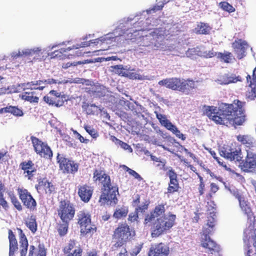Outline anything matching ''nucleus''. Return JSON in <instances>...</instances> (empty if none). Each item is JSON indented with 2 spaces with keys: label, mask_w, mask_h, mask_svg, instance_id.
Masks as SVG:
<instances>
[{
  "label": "nucleus",
  "mask_w": 256,
  "mask_h": 256,
  "mask_svg": "<svg viewBox=\"0 0 256 256\" xmlns=\"http://www.w3.org/2000/svg\"><path fill=\"white\" fill-rule=\"evenodd\" d=\"M245 104V102L239 100H234L232 104L221 102L218 107L208 106L206 114L218 124L236 128L243 125L246 121Z\"/></svg>",
  "instance_id": "nucleus-1"
},
{
  "label": "nucleus",
  "mask_w": 256,
  "mask_h": 256,
  "mask_svg": "<svg viewBox=\"0 0 256 256\" xmlns=\"http://www.w3.org/2000/svg\"><path fill=\"white\" fill-rule=\"evenodd\" d=\"M93 180L102 186L101 194L98 200L102 205H104L109 202H114V204L117 202L116 192H118V188L112 185L110 176L106 174L104 170H94Z\"/></svg>",
  "instance_id": "nucleus-2"
},
{
  "label": "nucleus",
  "mask_w": 256,
  "mask_h": 256,
  "mask_svg": "<svg viewBox=\"0 0 256 256\" xmlns=\"http://www.w3.org/2000/svg\"><path fill=\"white\" fill-rule=\"evenodd\" d=\"M136 236L134 228L126 222H120L113 231L112 246L113 250H117L121 247L126 246L128 242L131 241Z\"/></svg>",
  "instance_id": "nucleus-3"
},
{
  "label": "nucleus",
  "mask_w": 256,
  "mask_h": 256,
  "mask_svg": "<svg viewBox=\"0 0 256 256\" xmlns=\"http://www.w3.org/2000/svg\"><path fill=\"white\" fill-rule=\"evenodd\" d=\"M176 216L171 212L156 218L151 224V236L157 238L166 234L176 224Z\"/></svg>",
  "instance_id": "nucleus-4"
},
{
  "label": "nucleus",
  "mask_w": 256,
  "mask_h": 256,
  "mask_svg": "<svg viewBox=\"0 0 256 256\" xmlns=\"http://www.w3.org/2000/svg\"><path fill=\"white\" fill-rule=\"evenodd\" d=\"M76 220L81 234L86 236L96 232V227L92 223L91 215L88 212L84 210L80 211L76 215Z\"/></svg>",
  "instance_id": "nucleus-5"
},
{
  "label": "nucleus",
  "mask_w": 256,
  "mask_h": 256,
  "mask_svg": "<svg viewBox=\"0 0 256 256\" xmlns=\"http://www.w3.org/2000/svg\"><path fill=\"white\" fill-rule=\"evenodd\" d=\"M30 140L34 150L37 154L46 159L52 158V152L46 142H42L34 136H31Z\"/></svg>",
  "instance_id": "nucleus-6"
},
{
  "label": "nucleus",
  "mask_w": 256,
  "mask_h": 256,
  "mask_svg": "<svg viewBox=\"0 0 256 256\" xmlns=\"http://www.w3.org/2000/svg\"><path fill=\"white\" fill-rule=\"evenodd\" d=\"M58 216L63 222H69L75 214L74 206L68 200H62L58 210Z\"/></svg>",
  "instance_id": "nucleus-7"
},
{
  "label": "nucleus",
  "mask_w": 256,
  "mask_h": 256,
  "mask_svg": "<svg viewBox=\"0 0 256 256\" xmlns=\"http://www.w3.org/2000/svg\"><path fill=\"white\" fill-rule=\"evenodd\" d=\"M56 160L59 164V168L63 174H74L78 169L79 164L68 158L60 156L58 154Z\"/></svg>",
  "instance_id": "nucleus-8"
},
{
  "label": "nucleus",
  "mask_w": 256,
  "mask_h": 256,
  "mask_svg": "<svg viewBox=\"0 0 256 256\" xmlns=\"http://www.w3.org/2000/svg\"><path fill=\"white\" fill-rule=\"evenodd\" d=\"M238 166L244 172L256 174V151L246 153L244 159H242L240 162Z\"/></svg>",
  "instance_id": "nucleus-9"
},
{
  "label": "nucleus",
  "mask_w": 256,
  "mask_h": 256,
  "mask_svg": "<svg viewBox=\"0 0 256 256\" xmlns=\"http://www.w3.org/2000/svg\"><path fill=\"white\" fill-rule=\"evenodd\" d=\"M210 230H205L201 236L200 244L202 247L207 249V252L210 254H218L220 250V246L209 236Z\"/></svg>",
  "instance_id": "nucleus-10"
},
{
  "label": "nucleus",
  "mask_w": 256,
  "mask_h": 256,
  "mask_svg": "<svg viewBox=\"0 0 256 256\" xmlns=\"http://www.w3.org/2000/svg\"><path fill=\"white\" fill-rule=\"evenodd\" d=\"M17 192L23 205L30 210H36L37 203L30 192L24 188H18Z\"/></svg>",
  "instance_id": "nucleus-11"
},
{
  "label": "nucleus",
  "mask_w": 256,
  "mask_h": 256,
  "mask_svg": "<svg viewBox=\"0 0 256 256\" xmlns=\"http://www.w3.org/2000/svg\"><path fill=\"white\" fill-rule=\"evenodd\" d=\"M166 175L170 178V182L166 194L169 195L178 192L180 188L178 178V174L172 167L168 168V170L166 172Z\"/></svg>",
  "instance_id": "nucleus-12"
},
{
  "label": "nucleus",
  "mask_w": 256,
  "mask_h": 256,
  "mask_svg": "<svg viewBox=\"0 0 256 256\" xmlns=\"http://www.w3.org/2000/svg\"><path fill=\"white\" fill-rule=\"evenodd\" d=\"M38 193L45 194L48 196L55 192V186L52 182H49L46 177L38 179V184L35 186Z\"/></svg>",
  "instance_id": "nucleus-13"
},
{
  "label": "nucleus",
  "mask_w": 256,
  "mask_h": 256,
  "mask_svg": "<svg viewBox=\"0 0 256 256\" xmlns=\"http://www.w3.org/2000/svg\"><path fill=\"white\" fill-rule=\"evenodd\" d=\"M65 256H82L83 250L80 244L74 240H70L63 248Z\"/></svg>",
  "instance_id": "nucleus-14"
},
{
  "label": "nucleus",
  "mask_w": 256,
  "mask_h": 256,
  "mask_svg": "<svg viewBox=\"0 0 256 256\" xmlns=\"http://www.w3.org/2000/svg\"><path fill=\"white\" fill-rule=\"evenodd\" d=\"M44 100L49 105L58 107L64 104L65 97L56 90H52L48 95L44 97Z\"/></svg>",
  "instance_id": "nucleus-15"
},
{
  "label": "nucleus",
  "mask_w": 256,
  "mask_h": 256,
  "mask_svg": "<svg viewBox=\"0 0 256 256\" xmlns=\"http://www.w3.org/2000/svg\"><path fill=\"white\" fill-rule=\"evenodd\" d=\"M166 202L162 203L156 206L155 208L149 213L146 214L144 218V224H150L153 221L164 214L166 212L165 206Z\"/></svg>",
  "instance_id": "nucleus-16"
},
{
  "label": "nucleus",
  "mask_w": 256,
  "mask_h": 256,
  "mask_svg": "<svg viewBox=\"0 0 256 256\" xmlns=\"http://www.w3.org/2000/svg\"><path fill=\"white\" fill-rule=\"evenodd\" d=\"M220 156L230 160L241 161L242 156L240 149L237 150L236 148H232L230 146L223 148L220 152Z\"/></svg>",
  "instance_id": "nucleus-17"
},
{
  "label": "nucleus",
  "mask_w": 256,
  "mask_h": 256,
  "mask_svg": "<svg viewBox=\"0 0 256 256\" xmlns=\"http://www.w3.org/2000/svg\"><path fill=\"white\" fill-rule=\"evenodd\" d=\"M236 138L237 140L244 146L246 153L256 151V142L252 136L248 134H239Z\"/></svg>",
  "instance_id": "nucleus-18"
},
{
  "label": "nucleus",
  "mask_w": 256,
  "mask_h": 256,
  "mask_svg": "<svg viewBox=\"0 0 256 256\" xmlns=\"http://www.w3.org/2000/svg\"><path fill=\"white\" fill-rule=\"evenodd\" d=\"M169 247L163 242L156 244L150 248L148 256H168Z\"/></svg>",
  "instance_id": "nucleus-19"
},
{
  "label": "nucleus",
  "mask_w": 256,
  "mask_h": 256,
  "mask_svg": "<svg viewBox=\"0 0 256 256\" xmlns=\"http://www.w3.org/2000/svg\"><path fill=\"white\" fill-rule=\"evenodd\" d=\"M20 166L24 170V176L28 180H32L36 172L34 163L31 160L24 161L20 164Z\"/></svg>",
  "instance_id": "nucleus-20"
},
{
  "label": "nucleus",
  "mask_w": 256,
  "mask_h": 256,
  "mask_svg": "<svg viewBox=\"0 0 256 256\" xmlns=\"http://www.w3.org/2000/svg\"><path fill=\"white\" fill-rule=\"evenodd\" d=\"M93 192V188L86 184L80 186L78 187V194L80 200L84 202H88L90 201Z\"/></svg>",
  "instance_id": "nucleus-21"
},
{
  "label": "nucleus",
  "mask_w": 256,
  "mask_h": 256,
  "mask_svg": "<svg viewBox=\"0 0 256 256\" xmlns=\"http://www.w3.org/2000/svg\"><path fill=\"white\" fill-rule=\"evenodd\" d=\"M180 78H166L160 80L158 84L160 86H164L166 88L174 90H178Z\"/></svg>",
  "instance_id": "nucleus-22"
},
{
  "label": "nucleus",
  "mask_w": 256,
  "mask_h": 256,
  "mask_svg": "<svg viewBox=\"0 0 256 256\" xmlns=\"http://www.w3.org/2000/svg\"><path fill=\"white\" fill-rule=\"evenodd\" d=\"M196 88L195 82L189 78L186 80L181 79L179 87V91L186 94H190L191 90Z\"/></svg>",
  "instance_id": "nucleus-23"
},
{
  "label": "nucleus",
  "mask_w": 256,
  "mask_h": 256,
  "mask_svg": "<svg viewBox=\"0 0 256 256\" xmlns=\"http://www.w3.org/2000/svg\"><path fill=\"white\" fill-rule=\"evenodd\" d=\"M20 233V256H26L28 246V240L22 230L18 228Z\"/></svg>",
  "instance_id": "nucleus-24"
},
{
  "label": "nucleus",
  "mask_w": 256,
  "mask_h": 256,
  "mask_svg": "<svg viewBox=\"0 0 256 256\" xmlns=\"http://www.w3.org/2000/svg\"><path fill=\"white\" fill-rule=\"evenodd\" d=\"M9 254L8 256H16L15 253L18 250V244L16 236L11 230H8Z\"/></svg>",
  "instance_id": "nucleus-25"
},
{
  "label": "nucleus",
  "mask_w": 256,
  "mask_h": 256,
  "mask_svg": "<svg viewBox=\"0 0 256 256\" xmlns=\"http://www.w3.org/2000/svg\"><path fill=\"white\" fill-rule=\"evenodd\" d=\"M46 250L43 244H40L38 248L34 245H30L28 256H46Z\"/></svg>",
  "instance_id": "nucleus-26"
},
{
  "label": "nucleus",
  "mask_w": 256,
  "mask_h": 256,
  "mask_svg": "<svg viewBox=\"0 0 256 256\" xmlns=\"http://www.w3.org/2000/svg\"><path fill=\"white\" fill-rule=\"evenodd\" d=\"M236 197L238 200L239 204L242 210L248 216H250L252 210L248 202L245 200L244 198L240 194H237L236 195Z\"/></svg>",
  "instance_id": "nucleus-27"
},
{
  "label": "nucleus",
  "mask_w": 256,
  "mask_h": 256,
  "mask_svg": "<svg viewBox=\"0 0 256 256\" xmlns=\"http://www.w3.org/2000/svg\"><path fill=\"white\" fill-rule=\"evenodd\" d=\"M212 28L208 24L200 22L197 24L194 30L196 34H208Z\"/></svg>",
  "instance_id": "nucleus-28"
},
{
  "label": "nucleus",
  "mask_w": 256,
  "mask_h": 256,
  "mask_svg": "<svg viewBox=\"0 0 256 256\" xmlns=\"http://www.w3.org/2000/svg\"><path fill=\"white\" fill-rule=\"evenodd\" d=\"M72 50V48L68 47L67 48H62L59 50H54L52 52L50 56L52 58H59L60 59H64L68 57V56L65 54V52H68Z\"/></svg>",
  "instance_id": "nucleus-29"
},
{
  "label": "nucleus",
  "mask_w": 256,
  "mask_h": 256,
  "mask_svg": "<svg viewBox=\"0 0 256 256\" xmlns=\"http://www.w3.org/2000/svg\"><path fill=\"white\" fill-rule=\"evenodd\" d=\"M35 92H24L22 93L20 98L22 100L29 102L31 103H38L39 98L36 96H34Z\"/></svg>",
  "instance_id": "nucleus-30"
},
{
  "label": "nucleus",
  "mask_w": 256,
  "mask_h": 256,
  "mask_svg": "<svg viewBox=\"0 0 256 256\" xmlns=\"http://www.w3.org/2000/svg\"><path fill=\"white\" fill-rule=\"evenodd\" d=\"M8 198H10L11 202L14 207L19 212L22 210V206L14 192L12 191H10L8 192Z\"/></svg>",
  "instance_id": "nucleus-31"
},
{
  "label": "nucleus",
  "mask_w": 256,
  "mask_h": 256,
  "mask_svg": "<svg viewBox=\"0 0 256 256\" xmlns=\"http://www.w3.org/2000/svg\"><path fill=\"white\" fill-rule=\"evenodd\" d=\"M25 224L32 233L34 234L37 230L38 226L34 216L32 215L28 217L26 220Z\"/></svg>",
  "instance_id": "nucleus-32"
},
{
  "label": "nucleus",
  "mask_w": 256,
  "mask_h": 256,
  "mask_svg": "<svg viewBox=\"0 0 256 256\" xmlns=\"http://www.w3.org/2000/svg\"><path fill=\"white\" fill-rule=\"evenodd\" d=\"M246 46H247L246 42L241 39L235 40L232 44V47L235 51L236 52H241L242 54L244 52Z\"/></svg>",
  "instance_id": "nucleus-33"
},
{
  "label": "nucleus",
  "mask_w": 256,
  "mask_h": 256,
  "mask_svg": "<svg viewBox=\"0 0 256 256\" xmlns=\"http://www.w3.org/2000/svg\"><path fill=\"white\" fill-rule=\"evenodd\" d=\"M154 113L156 114V117L158 120L160 124L168 130L173 124L167 119L166 116L160 114L156 112H155Z\"/></svg>",
  "instance_id": "nucleus-34"
},
{
  "label": "nucleus",
  "mask_w": 256,
  "mask_h": 256,
  "mask_svg": "<svg viewBox=\"0 0 256 256\" xmlns=\"http://www.w3.org/2000/svg\"><path fill=\"white\" fill-rule=\"evenodd\" d=\"M128 212V207L123 206L116 209L113 214V216L116 218L120 219L121 218L126 217Z\"/></svg>",
  "instance_id": "nucleus-35"
},
{
  "label": "nucleus",
  "mask_w": 256,
  "mask_h": 256,
  "mask_svg": "<svg viewBox=\"0 0 256 256\" xmlns=\"http://www.w3.org/2000/svg\"><path fill=\"white\" fill-rule=\"evenodd\" d=\"M82 108L85 111L87 114H94L95 112L98 110V107L95 104H88L84 103L82 106Z\"/></svg>",
  "instance_id": "nucleus-36"
},
{
  "label": "nucleus",
  "mask_w": 256,
  "mask_h": 256,
  "mask_svg": "<svg viewBox=\"0 0 256 256\" xmlns=\"http://www.w3.org/2000/svg\"><path fill=\"white\" fill-rule=\"evenodd\" d=\"M248 82H250L249 86L251 87L250 91L248 92L246 94V98L250 100H254L256 98V87L252 86V82L251 81L250 76L248 74L246 76Z\"/></svg>",
  "instance_id": "nucleus-37"
},
{
  "label": "nucleus",
  "mask_w": 256,
  "mask_h": 256,
  "mask_svg": "<svg viewBox=\"0 0 256 256\" xmlns=\"http://www.w3.org/2000/svg\"><path fill=\"white\" fill-rule=\"evenodd\" d=\"M112 70L116 74L123 76H128V72L122 65H116L112 66Z\"/></svg>",
  "instance_id": "nucleus-38"
},
{
  "label": "nucleus",
  "mask_w": 256,
  "mask_h": 256,
  "mask_svg": "<svg viewBox=\"0 0 256 256\" xmlns=\"http://www.w3.org/2000/svg\"><path fill=\"white\" fill-rule=\"evenodd\" d=\"M4 184L0 180V205L4 209H7L8 207V202L6 200L4 197Z\"/></svg>",
  "instance_id": "nucleus-39"
},
{
  "label": "nucleus",
  "mask_w": 256,
  "mask_h": 256,
  "mask_svg": "<svg viewBox=\"0 0 256 256\" xmlns=\"http://www.w3.org/2000/svg\"><path fill=\"white\" fill-rule=\"evenodd\" d=\"M40 51L38 48H36V49H28L25 50H22V52H18L16 54L18 56H32L35 54H38Z\"/></svg>",
  "instance_id": "nucleus-40"
},
{
  "label": "nucleus",
  "mask_w": 256,
  "mask_h": 256,
  "mask_svg": "<svg viewBox=\"0 0 256 256\" xmlns=\"http://www.w3.org/2000/svg\"><path fill=\"white\" fill-rule=\"evenodd\" d=\"M220 7L224 10L231 13L235 11V8L227 2H222L219 4Z\"/></svg>",
  "instance_id": "nucleus-41"
},
{
  "label": "nucleus",
  "mask_w": 256,
  "mask_h": 256,
  "mask_svg": "<svg viewBox=\"0 0 256 256\" xmlns=\"http://www.w3.org/2000/svg\"><path fill=\"white\" fill-rule=\"evenodd\" d=\"M232 54L229 52L226 53L218 52L217 57L221 60L222 61L226 62L229 63L230 62Z\"/></svg>",
  "instance_id": "nucleus-42"
},
{
  "label": "nucleus",
  "mask_w": 256,
  "mask_h": 256,
  "mask_svg": "<svg viewBox=\"0 0 256 256\" xmlns=\"http://www.w3.org/2000/svg\"><path fill=\"white\" fill-rule=\"evenodd\" d=\"M64 222V224H60L58 228V232L61 236L66 235L67 234L68 230V222Z\"/></svg>",
  "instance_id": "nucleus-43"
},
{
  "label": "nucleus",
  "mask_w": 256,
  "mask_h": 256,
  "mask_svg": "<svg viewBox=\"0 0 256 256\" xmlns=\"http://www.w3.org/2000/svg\"><path fill=\"white\" fill-rule=\"evenodd\" d=\"M8 113H10L16 116H21L24 114L22 110L16 106H8Z\"/></svg>",
  "instance_id": "nucleus-44"
},
{
  "label": "nucleus",
  "mask_w": 256,
  "mask_h": 256,
  "mask_svg": "<svg viewBox=\"0 0 256 256\" xmlns=\"http://www.w3.org/2000/svg\"><path fill=\"white\" fill-rule=\"evenodd\" d=\"M154 165L160 170H162L163 171L168 172L170 168L166 166V160L164 159H162L157 163H154Z\"/></svg>",
  "instance_id": "nucleus-45"
},
{
  "label": "nucleus",
  "mask_w": 256,
  "mask_h": 256,
  "mask_svg": "<svg viewBox=\"0 0 256 256\" xmlns=\"http://www.w3.org/2000/svg\"><path fill=\"white\" fill-rule=\"evenodd\" d=\"M168 130L171 131L178 138L181 139L182 140H186V136L184 135L181 133L180 130H178L176 126L172 124V126L169 128Z\"/></svg>",
  "instance_id": "nucleus-46"
},
{
  "label": "nucleus",
  "mask_w": 256,
  "mask_h": 256,
  "mask_svg": "<svg viewBox=\"0 0 256 256\" xmlns=\"http://www.w3.org/2000/svg\"><path fill=\"white\" fill-rule=\"evenodd\" d=\"M84 128L86 132L90 134V136L94 138H97L99 134L98 132L94 128H92V126H84Z\"/></svg>",
  "instance_id": "nucleus-47"
},
{
  "label": "nucleus",
  "mask_w": 256,
  "mask_h": 256,
  "mask_svg": "<svg viewBox=\"0 0 256 256\" xmlns=\"http://www.w3.org/2000/svg\"><path fill=\"white\" fill-rule=\"evenodd\" d=\"M252 238L253 240V246L255 248L256 252L254 254V256H256V228L253 230L252 234ZM252 252V250L249 249L246 253V256H251L250 254Z\"/></svg>",
  "instance_id": "nucleus-48"
},
{
  "label": "nucleus",
  "mask_w": 256,
  "mask_h": 256,
  "mask_svg": "<svg viewBox=\"0 0 256 256\" xmlns=\"http://www.w3.org/2000/svg\"><path fill=\"white\" fill-rule=\"evenodd\" d=\"M124 166L125 167V170L128 172L130 175L133 176L135 178L138 180H140L142 179L141 176L136 171L126 166Z\"/></svg>",
  "instance_id": "nucleus-49"
},
{
  "label": "nucleus",
  "mask_w": 256,
  "mask_h": 256,
  "mask_svg": "<svg viewBox=\"0 0 256 256\" xmlns=\"http://www.w3.org/2000/svg\"><path fill=\"white\" fill-rule=\"evenodd\" d=\"M149 204V202H146L142 206H138L135 210V211L138 214V212H144L148 208V206Z\"/></svg>",
  "instance_id": "nucleus-50"
},
{
  "label": "nucleus",
  "mask_w": 256,
  "mask_h": 256,
  "mask_svg": "<svg viewBox=\"0 0 256 256\" xmlns=\"http://www.w3.org/2000/svg\"><path fill=\"white\" fill-rule=\"evenodd\" d=\"M138 218V213L134 211V212H132L128 215V220L130 222L137 221Z\"/></svg>",
  "instance_id": "nucleus-51"
},
{
  "label": "nucleus",
  "mask_w": 256,
  "mask_h": 256,
  "mask_svg": "<svg viewBox=\"0 0 256 256\" xmlns=\"http://www.w3.org/2000/svg\"><path fill=\"white\" fill-rule=\"evenodd\" d=\"M142 244H138L134 248L131 252L132 256H136L141 250Z\"/></svg>",
  "instance_id": "nucleus-52"
},
{
  "label": "nucleus",
  "mask_w": 256,
  "mask_h": 256,
  "mask_svg": "<svg viewBox=\"0 0 256 256\" xmlns=\"http://www.w3.org/2000/svg\"><path fill=\"white\" fill-rule=\"evenodd\" d=\"M83 64V62H81L64 63L62 64V68L64 69H66L72 66H76L78 64Z\"/></svg>",
  "instance_id": "nucleus-53"
},
{
  "label": "nucleus",
  "mask_w": 256,
  "mask_h": 256,
  "mask_svg": "<svg viewBox=\"0 0 256 256\" xmlns=\"http://www.w3.org/2000/svg\"><path fill=\"white\" fill-rule=\"evenodd\" d=\"M186 54L187 56L192 58L194 56L197 54V50L196 48H188L186 52Z\"/></svg>",
  "instance_id": "nucleus-54"
},
{
  "label": "nucleus",
  "mask_w": 256,
  "mask_h": 256,
  "mask_svg": "<svg viewBox=\"0 0 256 256\" xmlns=\"http://www.w3.org/2000/svg\"><path fill=\"white\" fill-rule=\"evenodd\" d=\"M164 4L161 5H155L152 8L148 10L147 12H148L151 11H152L153 12H156L157 11L161 10L164 7Z\"/></svg>",
  "instance_id": "nucleus-55"
},
{
  "label": "nucleus",
  "mask_w": 256,
  "mask_h": 256,
  "mask_svg": "<svg viewBox=\"0 0 256 256\" xmlns=\"http://www.w3.org/2000/svg\"><path fill=\"white\" fill-rule=\"evenodd\" d=\"M215 219L212 216L208 217L207 220V226L210 228H213L214 226Z\"/></svg>",
  "instance_id": "nucleus-56"
},
{
  "label": "nucleus",
  "mask_w": 256,
  "mask_h": 256,
  "mask_svg": "<svg viewBox=\"0 0 256 256\" xmlns=\"http://www.w3.org/2000/svg\"><path fill=\"white\" fill-rule=\"evenodd\" d=\"M118 145H120L122 148L125 150H130V152L132 151V148H131L130 146L128 145V144L122 140L120 142V144H118Z\"/></svg>",
  "instance_id": "nucleus-57"
},
{
  "label": "nucleus",
  "mask_w": 256,
  "mask_h": 256,
  "mask_svg": "<svg viewBox=\"0 0 256 256\" xmlns=\"http://www.w3.org/2000/svg\"><path fill=\"white\" fill-rule=\"evenodd\" d=\"M24 90L30 89V90H33L34 89H32V88H34V87L36 86L35 82H27L26 84H24Z\"/></svg>",
  "instance_id": "nucleus-58"
},
{
  "label": "nucleus",
  "mask_w": 256,
  "mask_h": 256,
  "mask_svg": "<svg viewBox=\"0 0 256 256\" xmlns=\"http://www.w3.org/2000/svg\"><path fill=\"white\" fill-rule=\"evenodd\" d=\"M210 192L213 194L216 193L219 189L218 186L214 182L210 184Z\"/></svg>",
  "instance_id": "nucleus-59"
},
{
  "label": "nucleus",
  "mask_w": 256,
  "mask_h": 256,
  "mask_svg": "<svg viewBox=\"0 0 256 256\" xmlns=\"http://www.w3.org/2000/svg\"><path fill=\"white\" fill-rule=\"evenodd\" d=\"M204 188H205L204 183H202V184H199L198 190L200 196H202L204 194Z\"/></svg>",
  "instance_id": "nucleus-60"
},
{
  "label": "nucleus",
  "mask_w": 256,
  "mask_h": 256,
  "mask_svg": "<svg viewBox=\"0 0 256 256\" xmlns=\"http://www.w3.org/2000/svg\"><path fill=\"white\" fill-rule=\"evenodd\" d=\"M217 53L213 51V50H210L206 55V58H211L217 56Z\"/></svg>",
  "instance_id": "nucleus-61"
},
{
  "label": "nucleus",
  "mask_w": 256,
  "mask_h": 256,
  "mask_svg": "<svg viewBox=\"0 0 256 256\" xmlns=\"http://www.w3.org/2000/svg\"><path fill=\"white\" fill-rule=\"evenodd\" d=\"M78 139L82 143H88V140L84 138L82 136H81L79 133H77Z\"/></svg>",
  "instance_id": "nucleus-62"
},
{
  "label": "nucleus",
  "mask_w": 256,
  "mask_h": 256,
  "mask_svg": "<svg viewBox=\"0 0 256 256\" xmlns=\"http://www.w3.org/2000/svg\"><path fill=\"white\" fill-rule=\"evenodd\" d=\"M256 70V67L254 68V69L253 70L252 72V86L254 85V87H256V74H255Z\"/></svg>",
  "instance_id": "nucleus-63"
},
{
  "label": "nucleus",
  "mask_w": 256,
  "mask_h": 256,
  "mask_svg": "<svg viewBox=\"0 0 256 256\" xmlns=\"http://www.w3.org/2000/svg\"><path fill=\"white\" fill-rule=\"evenodd\" d=\"M116 256H128V252L124 248Z\"/></svg>",
  "instance_id": "nucleus-64"
}]
</instances>
